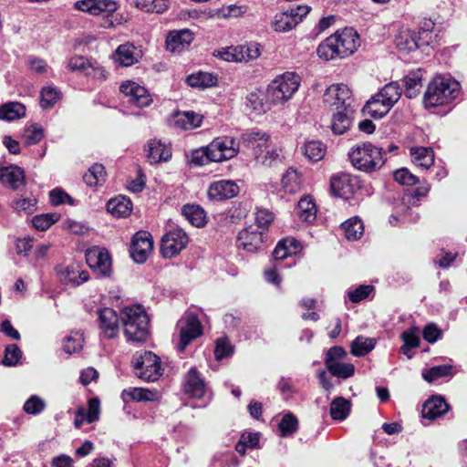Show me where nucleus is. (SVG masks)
<instances>
[{
  "instance_id": "17",
  "label": "nucleus",
  "mask_w": 467,
  "mask_h": 467,
  "mask_svg": "<svg viewBox=\"0 0 467 467\" xmlns=\"http://www.w3.org/2000/svg\"><path fill=\"white\" fill-rule=\"evenodd\" d=\"M358 188V181L347 173H339L333 176L330 180V189L335 196L348 199Z\"/></svg>"
},
{
  "instance_id": "2",
  "label": "nucleus",
  "mask_w": 467,
  "mask_h": 467,
  "mask_svg": "<svg viewBox=\"0 0 467 467\" xmlns=\"http://www.w3.org/2000/svg\"><path fill=\"white\" fill-rule=\"evenodd\" d=\"M460 91V84L453 79L436 76L428 84L423 102L427 108L444 106L454 100Z\"/></svg>"
},
{
  "instance_id": "49",
  "label": "nucleus",
  "mask_w": 467,
  "mask_h": 467,
  "mask_svg": "<svg viewBox=\"0 0 467 467\" xmlns=\"http://www.w3.org/2000/svg\"><path fill=\"white\" fill-rule=\"evenodd\" d=\"M389 109L385 103L383 104L381 98H379L378 94L369 99L365 106V110L372 118H382Z\"/></svg>"
},
{
  "instance_id": "1",
  "label": "nucleus",
  "mask_w": 467,
  "mask_h": 467,
  "mask_svg": "<svg viewBox=\"0 0 467 467\" xmlns=\"http://www.w3.org/2000/svg\"><path fill=\"white\" fill-rule=\"evenodd\" d=\"M358 46V34L352 28H345L327 37L319 44L317 52L319 58L329 61L352 55Z\"/></svg>"
},
{
  "instance_id": "57",
  "label": "nucleus",
  "mask_w": 467,
  "mask_h": 467,
  "mask_svg": "<svg viewBox=\"0 0 467 467\" xmlns=\"http://www.w3.org/2000/svg\"><path fill=\"white\" fill-rule=\"evenodd\" d=\"M298 428V420L292 413H286L283 416L278 424L281 436H288L294 433Z\"/></svg>"
},
{
  "instance_id": "48",
  "label": "nucleus",
  "mask_w": 467,
  "mask_h": 467,
  "mask_svg": "<svg viewBox=\"0 0 467 467\" xmlns=\"http://www.w3.org/2000/svg\"><path fill=\"white\" fill-rule=\"evenodd\" d=\"M326 151V146L320 141H308L303 147L304 155L312 161H318L322 160Z\"/></svg>"
},
{
  "instance_id": "16",
  "label": "nucleus",
  "mask_w": 467,
  "mask_h": 467,
  "mask_svg": "<svg viewBox=\"0 0 467 467\" xmlns=\"http://www.w3.org/2000/svg\"><path fill=\"white\" fill-rule=\"evenodd\" d=\"M86 260L89 267L99 275L109 276L111 273V258L108 251L92 248L86 254Z\"/></svg>"
},
{
  "instance_id": "28",
  "label": "nucleus",
  "mask_w": 467,
  "mask_h": 467,
  "mask_svg": "<svg viewBox=\"0 0 467 467\" xmlns=\"http://www.w3.org/2000/svg\"><path fill=\"white\" fill-rule=\"evenodd\" d=\"M183 389L187 395L195 399L202 398L205 394V384L196 368H192L187 373Z\"/></svg>"
},
{
  "instance_id": "62",
  "label": "nucleus",
  "mask_w": 467,
  "mask_h": 467,
  "mask_svg": "<svg viewBox=\"0 0 467 467\" xmlns=\"http://www.w3.org/2000/svg\"><path fill=\"white\" fill-rule=\"evenodd\" d=\"M49 200L53 205L74 204L73 198L60 188H56L49 192Z\"/></svg>"
},
{
  "instance_id": "64",
  "label": "nucleus",
  "mask_w": 467,
  "mask_h": 467,
  "mask_svg": "<svg viewBox=\"0 0 467 467\" xmlns=\"http://www.w3.org/2000/svg\"><path fill=\"white\" fill-rule=\"evenodd\" d=\"M45 408V402L37 396L30 397L24 404V410L28 414H37Z\"/></svg>"
},
{
  "instance_id": "3",
  "label": "nucleus",
  "mask_w": 467,
  "mask_h": 467,
  "mask_svg": "<svg viewBox=\"0 0 467 467\" xmlns=\"http://www.w3.org/2000/svg\"><path fill=\"white\" fill-rule=\"evenodd\" d=\"M124 334L129 341L143 342L150 335V319L140 306L125 307L121 312Z\"/></svg>"
},
{
  "instance_id": "30",
  "label": "nucleus",
  "mask_w": 467,
  "mask_h": 467,
  "mask_svg": "<svg viewBox=\"0 0 467 467\" xmlns=\"http://www.w3.org/2000/svg\"><path fill=\"white\" fill-rule=\"evenodd\" d=\"M171 157V149L169 145L155 139L149 141L147 158L150 163L167 161Z\"/></svg>"
},
{
  "instance_id": "26",
  "label": "nucleus",
  "mask_w": 467,
  "mask_h": 467,
  "mask_svg": "<svg viewBox=\"0 0 467 467\" xmlns=\"http://www.w3.org/2000/svg\"><path fill=\"white\" fill-rule=\"evenodd\" d=\"M100 413V401L98 398H91L88 401V410L78 408L76 412V419L74 425L76 428H80L84 421L88 423L94 422L99 420Z\"/></svg>"
},
{
  "instance_id": "19",
  "label": "nucleus",
  "mask_w": 467,
  "mask_h": 467,
  "mask_svg": "<svg viewBox=\"0 0 467 467\" xmlns=\"http://www.w3.org/2000/svg\"><path fill=\"white\" fill-rule=\"evenodd\" d=\"M240 188L237 183L231 180H222L213 182L208 189L210 199L223 201L232 199L238 195Z\"/></svg>"
},
{
  "instance_id": "20",
  "label": "nucleus",
  "mask_w": 467,
  "mask_h": 467,
  "mask_svg": "<svg viewBox=\"0 0 467 467\" xmlns=\"http://www.w3.org/2000/svg\"><path fill=\"white\" fill-rule=\"evenodd\" d=\"M0 182L12 190L17 191L26 185V174L16 165L0 166Z\"/></svg>"
},
{
  "instance_id": "38",
  "label": "nucleus",
  "mask_w": 467,
  "mask_h": 467,
  "mask_svg": "<svg viewBox=\"0 0 467 467\" xmlns=\"http://www.w3.org/2000/svg\"><path fill=\"white\" fill-rule=\"evenodd\" d=\"M187 83L192 88H207L217 85V76L199 71L189 75L186 78Z\"/></svg>"
},
{
  "instance_id": "54",
  "label": "nucleus",
  "mask_w": 467,
  "mask_h": 467,
  "mask_svg": "<svg viewBox=\"0 0 467 467\" xmlns=\"http://www.w3.org/2000/svg\"><path fill=\"white\" fill-rule=\"evenodd\" d=\"M61 98L60 92L53 87H45L41 90L40 105L43 109L53 107Z\"/></svg>"
},
{
  "instance_id": "9",
  "label": "nucleus",
  "mask_w": 467,
  "mask_h": 467,
  "mask_svg": "<svg viewBox=\"0 0 467 467\" xmlns=\"http://www.w3.org/2000/svg\"><path fill=\"white\" fill-rule=\"evenodd\" d=\"M307 5H296L275 15L272 26L276 32H286L296 27L308 14Z\"/></svg>"
},
{
  "instance_id": "14",
  "label": "nucleus",
  "mask_w": 467,
  "mask_h": 467,
  "mask_svg": "<svg viewBox=\"0 0 467 467\" xmlns=\"http://www.w3.org/2000/svg\"><path fill=\"white\" fill-rule=\"evenodd\" d=\"M202 334V327L198 317L193 314H187L180 329L179 349L184 351L187 346Z\"/></svg>"
},
{
  "instance_id": "8",
  "label": "nucleus",
  "mask_w": 467,
  "mask_h": 467,
  "mask_svg": "<svg viewBox=\"0 0 467 467\" xmlns=\"http://www.w3.org/2000/svg\"><path fill=\"white\" fill-rule=\"evenodd\" d=\"M134 368L138 376L147 381H156L162 375L161 359L150 351H146L140 355Z\"/></svg>"
},
{
  "instance_id": "47",
  "label": "nucleus",
  "mask_w": 467,
  "mask_h": 467,
  "mask_svg": "<svg viewBox=\"0 0 467 467\" xmlns=\"http://www.w3.org/2000/svg\"><path fill=\"white\" fill-rule=\"evenodd\" d=\"M327 370L335 377L348 379L354 375L355 367L351 363H345L338 360L326 364Z\"/></svg>"
},
{
  "instance_id": "33",
  "label": "nucleus",
  "mask_w": 467,
  "mask_h": 467,
  "mask_svg": "<svg viewBox=\"0 0 467 467\" xmlns=\"http://www.w3.org/2000/svg\"><path fill=\"white\" fill-rule=\"evenodd\" d=\"M122 398L125 401H154L160 399V393L144 388H130L122 391Z\"/></svg>"
},
{
  "instance_id": "44",
  "label": "nucleus",
  "mask_w": 467,
  "mask_h": 467,
  "mask_svg": "<svg viewBox=\"0 0 467 467\" xmlns=\"http://www.w3.org/2000/svg\"><path fill=\"white\" fill-rule=\"evenodd\" d=\"M379 98H381V101H383V104L389 109L393 107V105L400 99L401 95V90L400 86L395 83L391 82L387 84L379 93Z\"/></svg>"
},
{
  "instance_id": "42",
  "label": "nucleus",
  "mask_w": 467,
  "mask_h": 467,
  "mask_svg": "<svg viewBox=\"0 0 467 467\" xmlns=\"http://www.w3.org/2000/svg\"><path fill=\"white\" fill-rule=\"evenodd\" d=\"M107 172L102 164L95 163L84 174L83 180L89 187H96L106 181Z\"/></svg>"
},
{
  "instance_id": "35",
  "label": "nucleus",
  "mask_w": 467,
  "mask_h": 467,
  "mask_svg": "<svg viewBox=\"0 0 467 467\" xmlns=\"http://www.w3.org/2000/svg\"><path fill=\"white\" fill-rule=\"evenodd\" d=\"M317 207L311 195H304L297 203V216L304 222L311 223L316 220Z\"/></svg>"
},
{
  "instance_id": "21",
  "label": "nucleus",
  "mask_w": 467,
  "mask_h": 467,
  "mask_svg": "<svg viewBox=\"0 0 467 467\" xmlns=\"http://www.w3.org/2000/svg\"><path fill=\"white\" fill-rule=\"evenodd\" d=\"M238 242L243 249L249 253H254L262 248L264 244V234L253 226H249L239 233Z\"/></svg>"
},
{
  "instance_id": "39",
  "label": "nucleus",
  "mask_w": 467,
  "mask_h": 467,
  "mask_svg": "<svg viewBox=\"0 0 467 467\" xmlns=\"http://www.w3.org/2000/svg\"><path fill=\"white\" fill-rule=\"evenodd\" d=\"M182 213L196 227H202L207 223L206 213L199 205L186 204L182 207Z\"/></svg>"
},
{
  "instance_id": "43",
  "label": "nucleus",
  "mask_w": 467,
  "mask_h": 467,
  "mask_svg": "<svg viewBox=\"0 0 467 467\" xmlns=\"http://www.w3.org/2000/svg\"><path fill=\"white\" fill-rule=\"evenodd\" d=\"M345 236L348 240L354 241L359 239L364 233V225L360 219L353 217L341 224Z\"/></svg>"
},
{
  "instance_id": "53",
  "label": "nucleus",
  "mask_w": 467,
  "mask_h": 467,
  "mask_svg": "<svg viewBox=\"0 0 467 467\" xmlns=\"http://www.w3.org/2000/svg\"><path fill=\"white\" fill-rule=\"evenodd\" d=\"M60 219V214L57 213H43L36 215L32 219V223L35 228L40 231L48 229L52 224Z\"/></svg>"
},
{
  "instance_id": "23",
  "label": "nucleus",
  "mask_w": 467,
  "mask_h": 467,
  "mask_svg": "<svg viewBox=\"0 0 467 467\" xmlns=\"http://www.w3.org/2000/svg\"><path fill=\"white\" fill-rule=\"evenodd\" d=\"M140 57V53L131 43L119 46L112 55L113 60L121 67H130L138 63Z\"/></svg>"
},
{
  "instance_id": "34",
  "label": "nucleus",
  "mask_w": 467,
  "mask_h": 467,
  "mask_svg": "<svg viewBox=\"0 0 467 467\" xmlns=\"http://www.w3.org/2000/svg\"><path fill=\"white\" fill-rule=\"evenodd\" d=\"M410 152L412 162L419 167L428 170L434 163V151L430 147H412Z\"/></svg>"
},
{
  "instance_id": "5",
  "label": "nucleus",
  "mask_w": 467,
  "mask_h": 467,
  "mask_svg": "<svg viewBox=\"0 0 467 467\" xmlns=\"http://www.w3.org/2000/svg\"><path fill=\"white\" fill-rule=\"evenodd\" d=\"M300 83V77L294 72L278 75L267 87L270 99L275 104L288 101L299 88Z\"/></svg>"
},
{
  "instance_id": "15",
  "label": "nucleus",
  "mask_w": 467,
  "mask_h": 467,
  "mask_svg": "<svg viewBox=\"0 0 467 467\" xmlns=\"http://www.w3.org/2000/svg\"><path fill=\"white\" fill-rule=\"evenodd\" d=\"M119 91L129 98L130 101L139 107H147L152 102L149 91L140 84L126 80L119 86Z\"/></svg>"
},
{
  "instance_id": "10",
  "label": "nucleus",
  "mask_w": 467,
  "mask_h": 467,
  "mask_svg": "<svg viewBox=\"0 0 467 467\" xmlns=\"http://www.w3.org/2000/svg\"><path fill=\"white\" fill-rule=\"evenodd\" d=\"M153 247L151 234L147 231H139L131 238L130 254L136 263L142 264L152 254Z\"/></svg>"
},
{
  "instance_id": "50",
  "label": "nucleus",
  "mask_w": 467,
  "mask_h": 467,
  "mask_svg": "<svg viewBox=\"0 0 467 467\" xmlns=\"http://www.w3.org/2000/svg\"><path fill=\"white\" fill-rule=\"evenodd\" d=\"M451 374L452 367L451 365H441L425 369L422 372V377L426 381L433 382L440 378L451 376Z\"/></svg>"
},
{
  "instance_id": "12",
  "label": "nucleus",
  "mask_w": 467,
  "mask_h": 467,
  "mask_svg": "<svg viewBox=\"0 0 467 467\" xmlns=\"http://www.w3.org/2000/svg\"><path fill=\"white\" fill-rule=\"evenodd\" d=\"M73 6L77 11L93 16H109L119 8L118 3L113 0H78Z\"/></svg>"
},
{
  "instance_id": "40",
  "label": "nucleus",
  "mask_w": 467,
  "mask_h": 467,
  "mask_svg": "<svg viewBox=\"0 0 467 467\" xmlns=\"http://www.w3.org/2000/svg\"><path fill=\"white\" fill-rule=\"evenodd\" d=\"M283 189L288 193H296L302 189L301 175L296 170L288 169L282 177Z\"/></svg>"
},
{
  "instance_id": "11",
  "label": "nucleus",
  "mask_w": 467,
  "mask_h": 467,
  "mask_svg": "<svg viewBox=\"0 0 467 467\" xmlns=\"http://www.w3.org/2000/svg\"><path fill=\"white\" fill-rule=\"evenodd\" d=\"M261 55L258 44L248 46L229 47L218 51L217 56L227 62H248L258 58Z\"/></svg>"
},
{
  "instance_id": "31",
  "label": "nucleus",
  "mask_w": 467,
  "mask_h": 467,
  "mask_svg": "<svg viewBox=\"0 0 467 467\" xmlns=\"http://www.w3.org/2000/svg\"><path fill=\"white\" fill-rule=\"evenodd\" d=\"M301 249V244L294 237H285L277 243L273 252V256L275 260H284L298 254Z\"/></svg>"
},
{
  "instance_id": "60",
  "label": "nucleus",
  "mask_w": 467,
  "mask_h": 467,
  "mask_svg": "<svg viewBox=\"0 0 467 467\" xmlns=\"http://www.w3.org/2000/svg\"><path fill=\"white\" fill-rule=\"evenodd\" d=\"M374 291L370 285H360L353 290L348 291V298L353 303H358L368 298Z\"/></svg>"
},
{
  "instance_id": "7",
  "label": "nucleus",
  "mask_w": 467,
  "mask_h": 467,
  "mask_svg": "<svg viewBox=\"0 0 467 467\" xmlns=\"http://www.w3.org/2000/svg\"><path fill=\"white\" fill-rule=\"evenodd\" d=\"M188 234L181 228L167 232L161 238V253L165 258H172L186 248L189 243Z\"/></svg>"
},
{
  "instance_id": "27",
  "label": "nucleus",
  "mask_w": 467,
  "mask_h": 467,
  "mask_svg": "<svg viewBox=\"0 0 467 467\" xmlns=\"http://www.w3.org/2000/svg\"><path fill=\"white\" fill-rule=\"evenodd\" d=\"M245 146L253 150L255 158L270 146V137L265 132H249L243 136Z\"/></svg>"
},
{
  "instance_id": "46",
  "label": "nucleus",
  "mask_w": 467,
  "mask_h": 467,
  "mask_svg": "<svg viewBox=\"0 0 467 467\" xmlns=\"http://www.w3.org/2000/svg\"><path fill=\"white\" fill-rule=\"evenodd\" d=\"M202 116L192 111L177 115L176 124L184 130H192L201 126Z\"/></svg>"
},
{
  "instance_id": "24",
  "label": "nucleus",
  "mask_w": 467,
  "mask_h": 467,
  "mask_svg": "<svg viewBox=\"0 0 467 467\" xmlns=\"http://www.w3.org/2000/svg\"><path fill=\"white\" fill-rule=\"evenodd\" d=\"M193 40L192 33L188 29L171 31L166 37V47L175 53L187 48Z\"/></svg>"
},
{
  "instance_id": "37",
  "label": "nucleus",
  "mask_w": 467,
  "mask_h": 467,
  "mask_svg": "<svg viewBox=\"0 0 467 467\" xmlns=\"http://www.w3.org/2000/svg\"><path fill=\"white\" fill-rule=\"evenodd\" d=\"M107 210L115 217H127L131 213L132 203L130 199L119 196L108 202Z\"/></svg>"
},
{
  "instance_id": "22",
  "label": "nucleus",
  "mask_w": 467,
  "mask_h": 467,
  "mask_svg": "<svg viewBox=\"0 0 467 467\" xmlns=\"http://www.w3.org/2000/svg\"><path fill=\"white\" fill-rule=\"evenodd\" d=\"M449 410L450 406L444 398L441 396H432L424 402L421 415L425 419L433 420L443 416Z\"/></svg>"
},
{
  "instance_id": "52",
  "label": "nucleus",
  "mask_w": 467,
  "mask_h": 467,
  "mask_svg": "<svg viewBox=\"0 0 467 467\" xmlns=\"http://www.w3.org/2000/svg\"><path fill=\"white\" fill-rule=\"evenodd\" d=\"M406 96L410 99L415 97L422 87L421 76L411 73L404 78Z\"/></svg>"
},
{
  "instance_id": "32",
  "label": "nucleus",
  "mask_w": 467,
  "mask_h": 467,
  "mask_svg": "<svg viewBox=\"0 0 467 467\" xmlns=\"http://www.w3.org/2000/svg\"><path fill=\"white\" fill-rule=\"evenodd\" d=\"M395 44L400 51L411 52L419 46L417 34L408 28H400L395 36Z\"/></svg>"
},
{
  "instance_id": "61",
  "label": "nucleus",
  "mask_w": 467,
  "mask_h": 467,
  "mask_svg": "<svg viewBox=\"0 0 467 467\" xmlns=\"http://www.w3.org/2000/svg\"><path fill=\"white\" fill-rule=\"evenodd\" d=\"M394 180L401 184L406 186H413L418 183V178L412 174L407 168H401L397 170L394 174Z\"/></svg>"
},
{
  "instance_id": "36",
  "label": "nucleus",
  "mask_w": 467,
  "mask_h": 467,
  "mask_svg": "<svg viewBox=\"0 0 467 467\" xmlns=\"http://www.w3.org/2000/svg\"><path fill=\"white\" fill-rule=\"evenodd\" d=\"M26 106L17 101L7 102L0 105V119L14 121L26 116Z\"/></svg>"
},
{
  "instance_id": "25",
  "label": "nucleus",
  "mask_w": 467,
  "mask_h": 467,
  "mask_svg": "<svg viewBox=\"0 0 467 467\" xmlns=\"http://www.w3.org/2000/svg\"><path fill=\"white\" fill-rule=\"evenodd\" d=\"M60 280L65 284L80 285L89 278L88 273L83 270L80 265L71 263L58 272Z\"/></svg>"
},
{
  "instance_id": "56",
  "label": "nucleus",
  "mask_w": 467,
  "mask_h": 467,
  "mask_svg": "<svg viewBox=\"0 0 467 467\" xmlns=\"http://www.w3.org/2000/svg\"><path fill=\"white\" fill-rule=\"evenodd\" d=\"M43 137L44 130L40 126L36 124H32L26 128L22 135L24 142L26 145L36 144L43 139Z\"/></svg>"
},
{
  "instance_id": "6",
  "label": "nucleus",
  "mask_w": 467,
  "mask_h": 467,
  "mask_svg": "<svg viewBox=\"0 0 467 467\" xmlns=\"http://www.w3.org/2000/svg\"><path fill=\"white\" fill-rule=\"evenodd\" d=\"M238 152L239 143L229 136L215 138L204 147L207 161L223 162L234 158Z\"/></svg>"
},
{
  "instance_id": "13",
  "label": "nucleus",
  "mask_w": 467,
  "mask_h": 467,
  "mask_svg": "<svg viewBox=\"0 0 467 467\" xmlns=\"http://www.w3.org/2000/svg\"><path fill=\"white\" fill-rule=\"evenodd\" d=\"M352 96L351 89L345 84H333L324 93V102L336 110L346 109Z\"/></svg>"
},
{
  "instance_id": "45",
  "label": "nucleus",
  "mask_w": 467,
  "mask_h": 467,
  "mask_svg": "<svg viewBox=\"0 0 467 467\" xmlns=\"http://www.w3.org/2000/svg\"><path fill=\"white\" fill-rule=\"evenodd\" d=\"M376 343L373 337L359 336L352 342L350 352L356 357L365 356L375 348Z\"/></svg>"
},
{
  "instance_id": "58",
  "label": "nucleus",
  "mask_w": 467,
  "mask_h": 467,
  "mask_svg": "<svg viewBox=\"0 0 467 467\" xmlns=\"http://www.w3.org/2000/svg\"><path fill=\"white\" fill-rule=\"evenodd\" d=\"M350 127V119L348 116L342 112V110H338L333 116L331 129L335 134L340 135L346 132Z\"/></svg>"
},
{
  "instance_id": "59",
  "label": "nucleus",
  "mask_w": 467,
  "mask_h": 467,
  "mask_svg": "<svg viewBox=\"0 0 467 467\" xmlns=\"http://www.w3.org/2000/svg\"><path fill=\"white\" fill-rule=\"evenodd\" d=\"M13 207L17 213L31 214L36 210V199L34 197L18 199L14 202Z\"/></svg>"
},
{
  "instance_id": "63",
  "label": "nucleus",
  "mask_w": 467,
  "mask_h": 467,
  "mask_svg": "<svg viewBox=\"0 0 467 467\" xmlns=\"http://www.w3.org/2000/svg\"><path fill=\"white\" fill-rule=\"evenodd\" d=\"M22 352L16 345H10L5 348L3 364L5 366H15L18 363Z\"/></svg>"
},
{
  "instance_id": "55",
  "label": "nucleus",
  "mask_w": 467,
  "mask_h": 467,
  "mask_svg": "<svg viewBox=\"0 0 467 467\" xmlns=\"http://www.w3.org/2000/svg\"><path fill=\"white\" fill-rule=\"evenodd\" d=\"M83 343L84 337L82 333L78 331L71 332L65 339L64 350L68 354L76 353L82 348Z\"/></svg>"
},
{
  "instance_id": "4",
  "label": "nucleus",
  "mask_w": 467,
  "mask_h": 467,
  "mask_svg": "<svg viewBox=\"0 0 467 467\" xmlns=\"http://www.w3.org/2000/svg\"><path fill=\"white\" fill-rule=\"evenodd\" d=\"M351 164L358 171L374 172L385 163L382 149L370 142H364L353 147L348 152Z\"/></svg>"
},
{
  "instance_id": "41",
  "label": "nucleus",
  "mask_w": 467,
  "mask_h": 467,
  "mask_svg": "<svg viewBox=\"0 0 467 467\" xmlns=\"http://www.w3.org/2000/svg\"><path fill=\"white\" fill-rule=\"evenodd\" d=\"M351 409V402L342 397L334 399L330 404V415L335 420H345Z\"/></svg>"
},
{
  "instance_id": "29",
  "label": "nucleus",
  "mask_w": 467,
  "mask_h": 467,
  "mask_svg": "<svg viewBox=\"0 0 467 467\" xmlns=\"http://www.w3.org/2000/svg\"><path fill=\"white\" fill-rule=\"evenodd\" d=\"M275 104L270 99L269 90L257 89L251 92L247 97V105L258 114L265 113Z\"/></svg>"
},
{
  "instance_id": "18",
  "label": "nucleus",
  "mask_w": 467,
  "mask_h": 467,
  "mask_svg": "<svg viewBox=\"0 0 467 467\" xmlns=\"http://www.w3.org/2000/svg\"><path fill=\"white\" fill-rule=\"evenodd\" d=\"M120 320L121 317L119 318L117 312L112 308L105 307L99 310V328L101 333L108 338H113L118 335Z\"/></svg>"
},
{
  "instance_id": "51",
  "label": "nucleus",
  "mask_w": 467,
  "mask_h": 467,
  "mask_svg": "<svg viewBox=\"0 0 467 467\" xmlns=\"http://www.w3.org/2000/svg\"><path fill=\"white\" fill-rule=\"evenodd\" d=\"M234 352V347L232 345L228 337H220L215 341L214 357L216 360H222L231 357Z\"/></svg>"
}]
</instances>
